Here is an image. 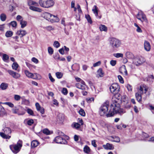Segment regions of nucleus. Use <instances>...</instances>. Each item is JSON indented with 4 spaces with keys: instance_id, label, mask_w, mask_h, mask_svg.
<instances>
[{
    "instance_id": "obj_36",
    "label": "nucleus",
    "mask_w": 154,
    "mask_h": 154,
    "mask_svg": "<svg viewBox=\"0 0 154 154\" xmlns=\"http://www.w3.org/2000/svg\"><path fill=\"white\" fill-rule=\"evenodd\" d=\"M20 23L21 25V27L23 28L26 26L27 22L26 21L23 20L20 22Z\"/></svg>"
},
{
    "instance_id": "obj_21",
    "label": "nucleus",
    "mask_w": 154,
    "mask_h": 154,
    "mask_svg": "<svg viewBox=\"0 0 154 154\" xmlns=\"http://www.w3.org/2000/svg\"><path fill=\"white\" fill-rule=\"evenodd\" d=\"M104 73L102 69L100 68L97 72V75L98 77H102L103 76Z\"/></svg>"
},
{
    "instance_id": "obj_48",
    "label": "nucleus",
    "mask_w": 154,
    "mask_h": 154,
    "mask_svg": "<svg viewBox=\"0 0 154 154\" xmlns=\"http://www.w3.org/2000/svg\"><path fill=\"white\" fill-rule=\"evenodd\" d=\"M21 98V97L20 96L16 94L14 95V99L16 100L19 101L20 99Z\"/></svg>"
},
{
    "instance_id": "obj_6",
    "label": "nucleus",
    "mask_w": 154,
    "mask_h": 154,
    "mask_svg": "<svg viewBox=\"0 0 154 154\" xmlns=\"http://www.w3.org/2000/svg\"><path fill=\"white\" fill-rule=\"evenodd\" d=\"M42 16L48 20H53L54 22H58L59 21V19L56 16L48 12L43 13Z\"/></svg>"
},
{
    "instance_id": "obj_8",
    "label": "nucleus",
    "mask_w": 154,
    "mask_h": 154,
    "mask_svg": "<svg viewBox=\"0 0 154 154\" xmlns=\"http://www.w3.org/2000/svg\"><path fill=\"white\" fill-rule=\"evenodd\" d=\"M110 44L113 48H116L120 46L121 42L117 39L115 38H112L110 40Z\"/></svg>"
},
{
    "instance_id": "obj_30",
    "label": "nucleus",
    "mask_w": 154,
    "mask_h": 154,
    "mask_svg": "<svg viewBox=\"0 0 154 154\" xmlns=\"http://www.w3.org/2000/svg\"><path fill=\"white\" fill-rule=\"evenodd\" d=\"M34 74V76H33V79L40 80L41 79L42 76L40 74L37 73H35Z\"/></svg>"
},
{
    "instance_id": "obj_25",
    "label": "nucleus",
    "mask_w": 154,
    "mask_h": 154,
    "mask_svg": "<svg viewBox=\"0 0 154 154\" xmlns=\"http://www.w3.org/2000/svg\"><path fill=\"white\" fill-rule=\"evenodd\" d=\"M85 84H83L81 83V84L78 83L76 84L75 86L77 88L83 90L85 89Z\"/></svg>"
},
{
    "instance_id": "obj_23",
    "label": "nucleus",
    "mask_w": 154,
    "mask_h": 154,
    "mask_svg": "<svg viewBox=\"0 0 154 154\" xmlns=\"http://www.w3.org/2000/svg\"><path fill=\"white\" fill-rule=\"evenodd\" d=\"M39 144V143L36 140H33L31 143V147L34 148L36 147Z\"/></svg>"
},
{
    "instance_id": "obj_52",
    "label": "nucleus",
    "mask_w": 154,
    "mask_h": 154,
    "mask_svg": "<svg viewBox=\"0 0 154 154\" xmlns=\"http://www.w3.org/2000/svg\"><path fill=\"white\" fill-rule=\"evenodd\" d=\"M48 76L51 82H55V79L52 77L50 73H49Z\"/></svg>"
},
{
    "instance_id": "obj_43",
    "label": "nucleus",
    "mask_w": 154,
    "mask_h": 154,
    "mask_svg": "<svg viewBox=\"0 0 154 154\" xmlns=\"http://www.w3.org/2000/svg\"><path fill=\"white\" fill-rule=\"evenodd\" d=\"M2 104H4L7 105L9 107H13L14 106V105L12 103L9 102H6L3 103H2Z\"/></svg>"
},
{
    "instance_id": "obj_19",
    "label": "nucleus",
    "mask_w": 154,
    "mask_h": 154,
    "mask_svg": "<svg viewBox=\"0 0 154 154\" xmlns=\"http://www.w3.org/2000/svg\"><path fill=\"white\" fill-rule=\"evenodd\" d=\"M24 73L26 76L28 78H32L33 79V76H34V74L30 72L27 70L24 71Z\"/></svg>"
},
{
    "instance_id": "obj_4",
    "label": "nucleus",
    "mask_w": 154,
    "mask_h": 154,
    "mask_svg": "<svg viewBox=\"0 0 154 154\" xmlns=\"http://www.w3.org/2000/svg\"><path fill=\"white\" fill-rule=\"evenodd\" d=\"M125 112L122 109L116 106L115 107L113 108V110L112 111L110 109L109 110L108 113L107 115V117H110L113 116L115 113H119L121 115L125 113Z\"/></svg>"
},
{
    "instance_id": "obj_11",
    "label": "nucleus",
    "mask_w": 154,
    "mask_h": 154,
    "mask_svg": "<svg viewBox=\"0 0 154 154\" xmlns=\"http://www.w3.org/2000/svg\"><path fill=\"white\" fill-rule=\"evenodd\" d=\"M119 86L116 83L112 84L110 87L111 92L114 94L118 93L119 90Z\"/></svg>"
},
{
    "instance_id": "obj_2",
    "label": "nucleus",
    "mask_w": 154,
    "mask_h": 154,
    "mask_svg": "<svg viewBox=\"0 0 154 154\" xmlns=\"http://www.w3.org/2000/svg\"><path fill=\"white\" fill-rule=\"evenodd\" d=\"M109 107V103L108 101H106L104 103L100 108L99 113L101 116H104L106 115L107 116V112L108 111Z\"/></svg>"
},
{
    "instance_id": "obj_13",
    "label": "nucleus",
    "mask_w": 154,
    "mask_h": 154,
    "mask_svg": "<svg viewBox=\"0 0 154 154\" xmlns=\"http://www.w3.org/2000/svg\"><path fill=\"white\" fill-rule=\"evenodd\" d=\"M140 93L141 94H146L149 89V87L145 85H141L139 88Z\"/></svg>"
},
{
    "instance_id": "obj_50",
    "label": "nucleus",
    "mask_w": 154,
    "mask_h": 154,
    "mask_svg": "<svg viewBox=\"0 0 154 154\" xmlns=\"http://www.w3.org/2000/svg\"><path fill=\"white\" fill-rule=\"evenodd\" d=\"M62 92L64 95H66L68 93V91L67 89L66 88H63L62 91Z\"/></svg>"
},
{
    "instance_id": "obj_26",
    "label": "nucleus",
    "mask_w": 154,
    "mask_h": 154,
    "mask_svg": "<svg viewBox=\"0 0 154 154\" xmlns=\"http://www.w3.org/2000/svg\"><path fill=\"white\" fill-rule=\"evenodd\" d=\"M6 114V112L4 108L0 105V116H2Z\"/></svg>"
},
{
    "instance_id": "obj_45",
    "label": "nucleus",
    "mask_w": 154,
    "mask_h": 154,
    "mask_svg": "<svg viewBox=\"0 0 154 154\" xmlns=\"http://www.w3.org/2000/svg\"><path fill=\"white\" fill-rule=\"evenodd\" d=\"M79 113L80 115L83 116H85V112L84 110L82 109H81L79 111Z\"/></svg>"
},
{
    "instance_id": "obj_10",
    "label": "nucleus",
    "mask_w": 154,
    "mask_h": 154,
    "mask_svg": "<svg viewBox=\"0 0 154 154\" xmlns=\"http://www.w3.org/2000/svg\"><path fill=\"white\" fill-rule=\"evenodd\" d=\"M145 59L144 58L141 56H140L134 58L133 63L137 66L143 64L145 62Z\"/></svg>"
},
{
    "instance_id": "obj_33",
    "label": "nucleus",
    "mask_w": 154,
    "mask_h": 154,
    "mask_svg": "<svg viewBox=\"0 0 154 154\" xmlns=\"http://www.w3.org/2000/svg\"><path fill=\"white\" fill-rule=\"evenodd\" d=\"M100 29L101 31H106L107 30V27L104 25H101L100 26Z\"/></svg>"
},
{
    "instance_id": "obj_42",
    "label": "nucleus",
    "mask_w": 154,
    "mask_h": 154,
    "mask_svg": "<svg viewBox=\"0 0 154 154\" xmlns=\"http://www.w3.org/2000/svg\"><path fill=\"white\" fill-rule=\"evenodd\" d=\"M26 111L27 113L33 116L34 114L32 110L29 108H27L26 107Z\"/></svg>"
},
{
    "instance_id": "obj_54",
    "label": "nucleus",
    "mask_w": 154,
    "mask_h": 154,
    "mask_svg": "<svg viewBox=\"0 0 154 154\" xmlns=\"http://www.w3.org/2000/svg\"><path fill=\"white\" fill-rule=\"evenodd\" d=\"M118 77L120 82L121 83H123L124 81L121 75H119L118 76Z\"/></svg>"
},
{
    "instance_id": "obj_44",
    "label": "nucleus",
    "mask_w": 154,
    "mask_h": 154,
    "mask_svg": "<svg viewBox=\"0 0 154 154\" xmlns=\"http://www.w3.org/2000/svg\"><path fill=\"white\" fill-rule=\"evenodd\" d=\"M75 79L77 82H80L82 84H85V82L83 80H82L80 78L78 77H75Z\"/></svg>"
},
{
    "instance_id": "obj_41",
    "label": "nucleus",
    "mask_w": 154,
    "mask_h": 154,
    "mask_svg": "<svg viewBox=\"0 0 154 154\" xmlns=\"http://www.w3.org/2000/svg\"><path fill=\"white\" fill-rule=\"evenodd\" d=\"M56 75L58 79H60L63 76V74L60 72H56Z\"/></svg>"
},
{
    "instance_id": "obj_55",
    "label": "nucleus",
    "mask_w": 154,
    "mask_h": 154,
    "mask_svg": "<svg viewBox=\"0 0 154 154\" xmlns=\"http://www.w3.org/2000/svg\"><path fill=\"white\" fill-rule=\"evenodd\" d=\"M116 63V61L115 60H111L110 61V64L112 66H115Z\"/></svg>"
},
{
    "instance_id": "obj_56",
    "label": "nucleus",
    "mask_w": 154,
    "mask_h": 154,
    "mask_svg": "<svg viewBox=\"0 0 154 154\" xmlns=\"http://www.w3.org/2000/svg\"><path fill=\"white\" fill-rule=\"evenodd\" d=\"M34 123L33 120L31 119L28 121L27 124L29 125H32Z\"/></svg>"
},
{
    "instance_id": "obj_17",
    "label": "nucleus",
    "mask_w": 154,
    "mask_h": 154,
    "mask_svg": "<svg viewBox=\"0 0 154 154\" xmlns=\"http://www.w3.org/2000/svg\"><path fill=\"white\" fill-rule=\"evenodd\" d=\"M145 49L147 51H150L151 49V46L150 43L147 41H145L144 44Z\"/></svg>"
},
{
    "instance_id": "obj_57",
    "label": "nucleus",
    "mask_w": 154,
    "mask_h": 154,
    "mask_svg": "<svg viewBox=\"0 0 154 154\" xmlns=\"http://www.w3.org/2000/svg\"><path fill=\"white\" fill-rule=\"evenodd\" d=\"M101 62L99 61L94 63L93 65V66L95 67L100 66L101 64Z\"/></svg>"
},
{
    "instance_id": "obj_1",
    "label": "nucleus",
    "mask_w": 154,
    "mask_h": 154,
    "mask_svg": "<svg viewBox=\"0 0 154 154\" xmlns=\"http://www.w3.org/2000/svg\"><path fill=\"white\" fill-rule=\"evenodd\" d=\"M39 3L40 6L45 8H48L53 6L54 2L53 0H39Z\"/></svg>"
},
{
    "instance_id": "obj_20",
    "label": "nucleus",
    "mask_w": 154,
    "mask_h": 154,
    "mask_svg": "<svg viewBox=\"0 0 154 154\" xmlns=\"http://www.w3.org/2000/svg\"><path fill=\"white\" fill-rule=\"evenodd\" d=\"M94 14L95 16L97 18L98 16V8L96 5H94L92 9Z\"/></svg>"
},
{
    "instance_id": "obj_59",
    "label": "nucleus",
    "mask_w": 154,
    "mask_h": 154,
    "mask_svg": "<svg viewBox=\"0 0 154 154\" xmlns=\"http://www.w3.org/2000/svg\"><path fill=\"white\" fill-rule=\"evenodd\" d=\"M80 125L79 124L77 123H74V127L77 129L79 128L80 127Z\"/></svg>"
},
{
    "instance_id": "obj_18",
    "label": "nucleus",
    "mask_w": 154,
    "mask_h": 154,
    "mask_svg": "<svg viewBox=\"0 0 154 154\" xmlns=\"http://www.w3.org/2000/svg\"><path fill=\"white\" fill-rule=\"evenodd\" d=\"M26 34L27 32L26 31L22 29H20L17 32V34L19 35H21V38L26 35Z\"/></svg>"
},
{
    "instance_id": "obj_27",
    "label": "nucleus",
    "mask_w": 154,
    "mask_h": 154,
    "mask_svg": "<svg viewBox=\"0 0 154 154\" xmlns=\"http://www.w3.org/2000/svg\"><path fill=\"white\" fill-rule=\"evenodd\" d=\"M8 86V84L2 83L0 86V88L2 90H5L7 88Z\"/></svg>"
},
{
    "instance_id": "obj_62",
    "label": "nucleus",
    "mask_w": 154,
    "mask_h": 154,
    "mask_svg": "<svg viewBox=\"0 0 154 154\" xmlns=\"http://www.w3.org/2000/svg\"><path fill=\"white\" fill-rule=\"evenodd\" d=\"M127 88L129 91H131L132 89V87L130 84H128L127 85Z\"/></svg>"
},
{
    "instance_id": "obj_51",
    "label": "nucleus",
    "mask_w": 154,
    "mask_h": 154,
    "mask_svg": "<svg viewBox=\"0 0 154 154\" xmlns=\"http://www.w3.org/2000/svg\"><path fill=\"white\" fill-rule=\"evenodd\" d=\"M54 46L56 48L59 47L60 46L59 43L58 41H55L54 42Z\"/></svg>"
},
{
    "instance_id": "obj_63",
    "label": "nucleus",
    "mask_w": 154,
    "mask_h": 154,
    "mask_svg": "<svg viewBox=\"0 0 154 154\" xmlns=\"http://www.w3.org/2000/svg\"><path fill=\"white\" fill-rule=\"evenodd\" d=\"M59 51L60 53L62 55H63L64 53V48H62L60 49L59 50Z\"/></svg>"
},
{
    "instance_id": "obj_31",
    "label": "nucleus",
    "mask_w": 154,
    "mask_h": 154,
    "mask_svg": "<svg viewBox=\"0 0 154 154\" xmlns=\"http://www.w3.org/2000/svg\"><path fill=\"white\" fill-rule=\"evenodd\" d=\"M22 103L26 105H28L29 104V100L26 99L23 97H22Z\"/></svg>"
},
{
    "instance_id": "obj_40",
    "label": "nucleus",
    "mask_w": 154,
    "mask_h": 154,
    "mask_svg": "<svg viewBox=\"0 0 154 154\" xmlns=\"http://www.w3.org/2000/svg\"><path fill=\"white\" fill-rule=\"evenodd\" d=\"M12 66L13 69L16 70L18 67V65L17 63H14L12 64Z\"/></svg>"
},
{
    "instance_id": "obj_49",
    "label": "nucleus",
    "mask_w": 154,
    "mask_h": 154,
    "mask_svg": "<svg viewBox=\"0 0 154 154\" xmlns=\"http://www.w3.org/2000/svg\"><path fill=\"white\" fill-rule=\"evenodd\" d=\"M16 19L17 21H20V22L23 20V17L20 15H18Z\"/></svg>"
},
{
    "instance_id": "obj_38",
    "label": "nucleus",
    "mask_w": 154,
    "mask_h": 154,
    "mask_svg": "<svg viewBox=\"0 0 154 154\" xmlns=\"http://www.w3.org/2000/svg\"><path fill=\"white\" fill-rule=\"evenodd\" d=\"M85 17L88 23H90V24H91L92 23V21L91 20V17L89 15H86Z\"/></svg>"
},
{
    "instance_id": "obj_34",
    "label": "nucleus",
    "mask_w": 154,
    "mask_h": 154,
    "mask_svg": "<svg viewBox=\"0 0 154 154\" xmlns=\"http://www.w3.org/2000/svg\"><path fill=\"white\" fill-rule=\"evenodd\" d=\"M9 59V56L8 55L5 54H3L2 55V59L3 61L5 62H7Z\"/></svg>"
},
{
    "instance_id": "obj_35",
    "label": "nucleus",
    "mask_w": 154,
    "mask_h": 154,
    "mask_svg": "<svg viewBox=\"0 0 154 154\" xmlns=\"http://www.w3.org/2000/svg\"><path fill=\"white\" fill-rule=\"evenodd\" d=\"M64 120V117L63 115L59 114L57 116V121L62 122Z\"/></svg>"
},
{
    "instance_id": "obj_58",
    "label": "nucleus",
    "mask_w": 154,
    "mask_h": 154,
    "mask_svg": "<svg viewBox=\"0 0 154 154\" xmlns=\"http://www.w3.org/2000/svg\"><path fill=\"white\" fill-rule=\"evenodd\" d=\"M43 132L44 133L46 134L47 135H48L50 133L49 131L47 129H44L43 130Z\"/></svg>"
},
{
    "instance_id": "obj_29",
    "label": "nucleus",
    "mask_w": 154,
    "mask_h": 154,
    "mask_svg": "<svg viewBox=\"0 0 154 154\" xmlns=\"http://www.w3.org/2000/svg\"><path fill=\"white\" fill-rule=\"evenodd\" d=\"M140 94H140L139 93H137L135 94L137 100L139 102L141 101L142 96Z\"/></svg>"
},
{
    "instance_id": "obj_15",
    "label": "nucleus",
    "mask_w": 154,
    "mask_h": 154,
    "mask_svg": "<svg viewBox=\"0 0 154 154\" xmlns=\"http://www.w3.org/2000/svg\"><path fill=\"white\" fill-rule=\"evenodd\" d=\"M8 72L10 75L15 79H19L20 77V74L12 70H9L8 71Z\"/></svg>"
},
{
    "instance_id": "obj_14",
    "label": "nucleus",
    "mask_w": 154,
    "mask_h": 154,
    "mask_svg": "<svg viewBox=\"0 0 154 154\" xmlns=\"http://www.w3.org/2000/svg\"><path fill=\"white\" fill-rule=\"evenodd\" d=\"M55 141L57 143L65 144L66 143V140L60 136L57 137L54 139Z\"/></svg>"
},
{
    "instance_id": "obj_60",
    "label": "nucleus",
    "mask_w": 154,
    "mask_h": 154,
    "mask_svg": "<svg viewBox=\"0 0 154 154\" xmlns=\"http://www.w3.org/2000/svg\"><path fill=\"white\" fill-rule=\"evenodd\" d=\"M35 106H36L37 110L38 111L41 108L39 103H35Z\"/></svg>"
},
{
    "instance_id": "obj_32",
    "label": "nucleus",
    "mask_w": 154,
    "mask_h": 154,
    "mask_svg": "<svg viewBox=\"0 0 154 154\" xmlns=\"http://www.w3.org/2000/svg\"><path fill=\"white\" fill-rule=\"evenodd\" d=\"M13 32L12 31L8 30L6 32L5 35L8 38L11 37L13 35Z\"/></svg>"
},
{
    "instance_id": "obj_46",
    "label": "nucleus",
    "mask_w": 154,
    "mask_h": 154,
    "mask_svg": "<svg viewBox=\"0 0 154 154\" xmlns=\"http://www.w3.org/2000/svg\"><path fill=\"white\" fill-rule=\"evenodd\" d=\"M48 51L49 54L51 55L53 54L54 51L53 48L51 47H48Z\"/></svg>"
},
{
    "instance_id": "obj_5",
    "label": "nucleus",
    "mask_w": 154,
    "mask_h": 154,
    "mask_svg": "<svg viewBox=\"0 0 154 154\" xmlns=\"http://www.w3.org/2000/svg\"><path fill=\"white\" fill-rule=\"evenodd\" d=\"M22 146L21 142H18L16 144H12L10 146V147L13 152L16 154L20 151Z\"/></svg>"
},
{
    "instance_id": "obj_64",
    "label": "nucleus",
    "mask_w": 154,
    "mask_h": 154,
    "mask_svg": "<svg viewBox=\"0 0 154 154\" xmlns=\"http://www.w3.org/2000/svg\"><path fill=\"white\" fill-rule=\"evenodd\" d=\"M149 109L152 111V112L154 114V106L152 105H150Z\"/></svg>"
},
{
    "instance_id": "obj_61",
    "label": "nucleus",
    "mask_w": 154,
    "mask_h": 154,
    "mask_svg": "<svg viewBox=\"0 0 154 154\" xmlns=\"http://www.w3.org/2000/svg\"><path fill=\"white\" fill-rule=\"evenodd\" d=\"M32 61L35 63H37L38 62V60L34 57L32 59Z\"/></svg>"
},
{
    "instance_id": "obj_47",
    "label": "nucleus",
    "mask_w": 154,
    "mask_h": 154,
    "mask_svg": "<svg viewBox=\"0 0 154 154\" xmlns=\"http://www.w3.org/2000/svg\"><path fill=\"white\" fill-rule=\"evenodd\" d=\"M149 80L150 83L152 82L154 80V77L153 75H150L149 77Z\"/></svg>"
},
{
    "instance_id": "obj_53",
    "label": "nucleus",
    "mask_w": 154,
    "mask_h": 154,
    "mask_svg": "<svg viewBox=\"0 0 154 154\" xmlns=\"http://www.w3.org/2000/svg\"><path fill=\"white\" fill-rule=\"evenodd\" d=\"M11 25L13 27H16L17 25V23L16 21H12L10 23Z\"/></svg>"
},
{
    "instance_id": "obj_22",
    "label": "nucleus",
    "mask_w": 154,
    "mask_h": 154,
    "mask_svg": "<svg viewBox=\"0 0 154 154\" xmlns=\"http://www.w3.org/2000/svg\"><path fill=\"white\" fill-rule=\"evenodd\" d=\"M103 146L105 149H113L114 148L113 145L109 143H106V145H103Z\"/></svg>"
},
{
    "instance_id": "obj_12",
    "label": "nucleus",
    "mask_w": 154,
    "mask_h": 154,
    "mask_svg": "<svg viewBox=\"0 0 154 154\" xmlns=\"http://www.w3.org/2000/svg\"><path fill=\"white\" fill-rule=\"evenodd\" d=\"M21 108L22 111L19 110V109L16 107H15L12 109V112L14 114H17L18 115H23L25 113V112L23 111L24 108L22 107V106H20Z\"/></svg>"
},
{
    "instance_id": "obj_9",
    "label": "nucleus",
    "mask_w": 154,
    "mask_h": 154,
    "mask_svg": "<svg viewBox=\"0 0 154 154\" xmlns=\"http://www.w3.org/2000/svg\"><path fill=\"white\" fill-rule=\"evenodd\" d=\"M137 18L140 20L146 26L148 23V20L145 14L142 12H139L137 15Z\"/></svg>"
},
{
    "instance_id": "obj_16",
    "label": "nucleus",
    "mask_w": 154,
    "mask_h": 154,
    "mask_svg": "<svg viewBox=\"0 0 154 154\" xmlns=\"http://www.w3.org/2000/svg\"><path fill=\"white\" fill-rule=\"evenodd\" d=\"M119 71L121 73L125 75H128V72L125 65H123L120 67Z\"/></svg>"
},
{
    "instance_id": "obj_24",
    "label": "nucleus",
    "mask_w": 154,
    "mask_h": 154,
    "mask_svg": "<svg viewBox=\"0 0 154 154\" xmlns=\"http://www.w3.org/2000/svg\"><path fill=\"white\" fill-rule=\"evenodd\" d=\"M126 57L128 59H132L133 61V59L134 58L133 54L131 52H127L125 54Z\"/></svg>"
},
{
    "instance_id": "obj_7",
    "label": "nucleus",
    "mask_w": 154,
    "mask_h": 154,
    "mask_svg": "<svg viewBox=\"0 0 154 154\" xmlns=\"http://www.w3.org/2000/svg\"><path fill=\"white\" fill-rule=\"evenodd\" d=\"M4 133H0V136L4 139H9L11 137V136L8 135L11 133V129L9 128L6 127L4 128Z\"/></svg>"
},
{
    "instance_id": "obj_37",
    "label": "nucleus",
    "mask_w": 154,
    "mask_h": 154,
    "mask_svg": "<svg viewBox=\"0 0 154 154\" xmlns=\"http://www.w3.org/2000/svg\"><path fill=\"white\" fill-rule=\"evenodd\" d=\"M0 19L2 21H4L5 20L6 18V15L4 14H2L0 15Z\"/></svg>"
},
{
    "instance_id": "obj_39",
    "label": "nucleus",
    "mask_w": 154,
    "mask_h": 154,
    "mask_svg": "<svg viewBox=\"0 0 154 154\" xmlns=\"http://www.w3.org/2000/svg\"><path fill=\"white\" fill-rule=\"evenodd\" d=\"M113 56L117 58L122 57L123 54L122 53H118L114 54Z\"/></svg>"
},
{
    "instance_id": "obj_28",
    "label": "nucleus",
    "mask_w": 154,
    "mask_h": 154,
    "mask_svg": "<svg viewBox=\"0 0 154 154\" xmlns=\"http://www.w3.org/2000/svg\"><path fill=\"white\" fill-rule=\"evenodd\" d=\"M83 151L85 153L88 154L90 152L91 149L88 146L86 145L84 148Z\"/></svg>"
},
{
    "instance_id": "obj_3",
    "label": "nucleus",
    "mask_w": 154,
    "mask_h": 154,
    "mask_svg": "<svg viewBox=\"0 0 154 154\" xmlns=\"http://www.w3.org/2000/svg\"><path fill=\"white\" fill-rule=\"evenodd\" d=\"M28 4L29 6L30 9L33 11L38 12L42 11V10L41 8L36 7L38 6V3L32 0H30L28 1Z\"/></svg>"
}]
</instances>
